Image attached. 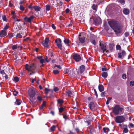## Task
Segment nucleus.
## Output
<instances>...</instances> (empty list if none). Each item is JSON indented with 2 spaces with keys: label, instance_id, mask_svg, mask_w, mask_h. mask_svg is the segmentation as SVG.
<instances>
[{
  "label": "nucleus",
  "instance_id": "obj_7",
  "mask_svg": "<svg viewBox=\"0 0 134 134\" xmlns=\"http://www.w3.org/2000/svg\"><path fill=\"white\" fill-rule=\"evenodd\" d=\"M72 58L76 62H79L81 59L80 55L78 54H74L72 55Z\"/></svg>",
  "mask_w": 134,
  "mask_h": 134
},
{
  "label": "nucleus",
  "instance_id": "obj_58",
  "mask_svg": "<svg viewBox=\"0 0 134 134\" xmlns=\"http://www.w3.org/2000/svg\"><path fill=\"white\" fill-rule=\"evenodd\" d=\"M125 36V37H127L129 35V33L128 32H126L124 34Z\"/></svg>",
  "mask_w": 134,
  "mask_h": 134
},
{
  "label": "nucleus",
  "instance_id": "obj_29",
  "mask_svg": "<svg viewBox=\"0 0 134 134\" xmlns=\"http://www.w3.org/2000/svg\"><path fill=\"white\" fill-rule=\"evenodd\" d=\"M51 9V6H50L48 5L47 4L46 6V10L47 11H49Z\"/></svg>",
  "mask_w": 134,
  "mask_h": 134
},
{
  "label": "nucleus",
  "instance_id": "obj_8",
  "mask_svg": "<svg viewBox=\"0 0 134 134\" xmlns=\"http://www.w3.org/2000/svg\"><path fill=\"white\" fill-rule=\"evenodd\" d=\"M35 18V16L33 15H31L28 18L27 16H26L24 19V20L26 22H28L31 23L32 20Z\"/></svg>",
  "mask_w": 134,
  "mask_h": 134
},
{
  "label": "nucleus",
  "instance_id": "obj_48",
  "mask_svg": "<svg viewBox=\"0 0 134 134\" xmlns=\"http://www.w3.org/2000/svg\"><path fill=\"white\" fill-rule=\"evenodd\" d=\"M49 52L48 53V55L51 57H52L53 55V52Z\"/></svg>",
  "mask_w": 134,
  "mask_h": 134
},
{
  "label": "nucleus",
  "instance_id": "obj_49",
  "mask_svg": "<svg viewBox=\"0 0 134 134\" xmlns=\"http://www.w3.org/2000/svg\"><path fill=\"white\" fill-rule=\"evenodd\" d=\"M17 46L16 45H14L12 46V48L13 50L16 49H17Z\"/></svg>",
  "mask_w": 134,
  "mask_h": 134
},
{
  "label": "nucleus",
  "instance_id": "obj_38",
  "mask_svg": "<svg viewBox=\"0 0 134 134\" xmlns=\"http://www.w3.org/2000/svg\"><path fill=\"white\" fill-rule=\"evenodd\" d=\"M14 80L15 82H18L19 81V78L17 76H15L14 78Z\"/></svg>",
  "mask_w": 134,
  "mask_h": 134
},
{
  "label": "nucleus",
  "instance_id": "obj_37",
  "mask_svg": "<svg viewBox=\"0 0 134 134\" xmlns=\"http://www.w3.org/2000/svg\"><path fill=\"white\" fill-rule=\"evenodd\" d=\"M111 98L110 97H109L108 98L106 102V104L107 105L108 104H109V101H110V100L111 99Z\"/></svg>",
  "mask_w": 134,
  "mask_h": 134
},
{
  "label": "nucleus",
  "instance_id": "obj_61",
  "mask_svg": "<svg viewBox=\"0 0 134 134\" xmlns=\"http://www.w3.org/2000/svg\"><path fill=\"white\" fill-rule=\"evenodd\" d=\"M105 92H103L101 93L100 95H101V96L102 97H104L105 96Z\"/></svg>",
  "mask_w": 134,
  "mask_h": 134
},
{
  "label": "nucleus",
  "instance_id": "obj_44",
  "mask_svg": "<svg viewBox=\"0 0 134 134\" xmlns=\"http://www.w3.org/2000/svg\"><path fill=\"white\" fill-rule=\"evenodd\" d=\"M64 42L65 44H68L69 43V40L68 39H65L64 40Z\"/></svg>",
  "mask_w": 134,
  "mask_h": 134
},
{
  "label": "nucleus",
  "instance_id": "obj_17",
  "mask_svg": "<svg viewBox=\"0 0 134 134\" xmlns=\"http://www.w3.org/2000/svg\"><path fill=\"white\" fill-rule=\"evenodd\" d=\"M85 66L83 65H81L80 67V73H82L85 70Z\"/></svg>",
  "mask_w": 134,
  "mask_h": 134
},
{
  "label": "nucleus",
  "instance_id": "obj_16",
  "mask_svg": "<svg viewBox=\"0 0 134 134\" xmlns=\"http://www.w3.org/2000/svg\"><path fill=\"white\" fill-rule=\"evenodd\" d=\"M57 125H53L50 128L49 130V132H52L54 131L55 130L56 128L57 127Z\"/></svg>",
  "mask_w": 134,
  "mask_h": 134
},
{
  "label": "nucleus",
  "instance_id": "obj_56",
  "mask_svg": "<svg viewBox=\"0 0 134 134\" xmlns=\"http://www.w3.org/2000/svg\"><path fill=\"white\" fill-rule=\"evenodd\" d=\"M92 127L91 126H90L89 127L88 129V130L90 132H92Z\"/></svg>",
  "mask_w": 134,
  "mask_h": 134
},
{
  "label": "nucleus",
  "instance_id": "obj_5",
  "mask_svg": "<svg viewBox=\"0 0 134 134\" xmlns=\"http://www.w3.org/2000/svg\"><path fill=\"white\" fill-rule=\"evenodd\" d=\"M115 121L117 123H121L124 122L125 120V117L123 116H117L114 118Z\"/></svg>",
  "mask_w": 134,
  "mask_h": 134
},
{
  "label": "nucleus",
  "instance_id": "obj_14",
  "mask_svg": "<svg viewBox=\"0 0 134 134\" xmlns=\"http://www.w3.org/2000/svg\"><path fill=\"white\" fill-rule=\"evenodd\" d=\"M74 71L72 68H70L69 69H67L66 73H68L70 75H73Z\"/></svg>",
  "mask_w": 134,
  "mask_h": 134
},
{
  "label": "nucleus",
  "instance_id": "obj_22",
  "mask_svg": "<svg viewBox=\"0 0 134 134\" xmlns=\"http://www.w3.org/2000/svg\"><path fill=\"white\" fill-rule=\"evenodd\" d=\"M34 9L37 12L40 11L41 9V7L39 6H34Z\"/></svg>",
  "mask_w": 134,
  "mask_h": 134
},
{
  "label": "nucleus",
  "instance_id": "obj_30",
  "mask_svg": "<svg viewBox=\"0 0 134 134\" xmlns=\"http://www.w3.org/2000/svg\"><path fill=\"white\" fill-rule=\"evenodd\" d=\"M58 41L59 42V44H61L62 41L59 38H58L56 39L55 40V43H58Z\"/></svg>",
  "mask_w": 134,
  "mask_h": 134
},
{
  "label": "nucleus",
  "instance_id": "obj_2",
  "mask_svg": "<svg viewBox=\"0 0 134 134\" xmlns=\"http://www.w3.org/2000/svg\"><path fill=\"white\" fill-rule=\"evenodd\" d=\"M36 89H35L30 88L28 91V94L29 96L30 100L32 102L35 100L36 98L34 96L35 94Z\"/></svg>",
  "mask_w": 134,
  "mask_h": 134
},
{
  "label": "nucleus",
  "instance_id": "obj_13",
  "mask_svg": "<svg viewBox=\"0 0 134 134\" xmlns=\"http://www.w3.org/2000/svg\"><path fill=\"white\" fill-rule=\"evenodd\" d=\"M7 34V31L4 30H2L0 32V37H3L5 36Z\"/></svg>",
  "mask_w": 134,
  "mask_h": 134
},
{
  "label": "nucleus",
  "instance_id": "obj_32",
  "mask_svg": "<svg viewBox=\"0 0 134 134\" xmlns=\"http://www.w3.org/2000/svg\"><path fill=\"white\" fill-rule=\"evenodd\" d=\"M122 78L124 79H126L127 78L126 74H123L122 75Z\"/></svg>",
  "mask_w": 134,
  "mask_h": 134
},
{
  "label": "nucleus",
  "instance_id": "obj_47",
  "mask_svg": "<svg viewBox=\"0 0 134 134\" xmlns=\"http://www.w3.org/2000/svg\"><path fill=\"white\" fill-rule=\"evenodd\" d=\"M118 2L122 4H124L125 2L124 0H118Z\"/></svg>",
  "mask_w": 134,
  "mask_h": 134
},
{
  "label": "nucleus",
  "instance_id": "obj_41",
  "mask_svg": "<svg viewBox=\"0 0 134 134\" xmlns=\"http://www.w3.org/2000/svg\"><path fill=\"white\" fill-rule=\"evenodd\" d=\"M19 8L20 10L21 11H23L25 10L24 7L22 5H20Z\"/></svg>",
  "mask_w": 134,
  "mask_h": 134
},
{
  "label": "nucleus",
  "instance_id": "obj_4",
  "mask_svg": "<svg viewBox=\"0 0 134 134\" xmlns=\"http://www.w3.org/2000/svg\"><path fill=\"white\" fill-rule=\"evenodd\" d=\"M122 108H121L119 105H116L114 107L113 112L115 114L118 115L119 114L120 111L122 112Z\"/></svg>",
  "mask_w": 134,
  "mask_h": 134
},
{
  "label": "nucleus",
  "instance_id": "obj_23",
  "mask_svg": "<svg viewBox=\"0 0 134 134\" xmlns=\"http://www.w3.org/2000/svg\"><path fill=\"white\" fill-rule=\"evenodd\" d=\"M21 100L19 99H16V102H15V103L16 105H19L21 104Z\"/></svg>",
  "mask_w": 134,
  "mask_h": 134
},
{
  "label": "nucleus",
  "instance_id": "obj_15",
  "mask_svg": "<svg viewBox=\"0 0 134 134\" xmlns=\"http://www.w3.org/2000/svg\"><path fill=\"white\" fill-rule=\"evenodd\" d=\"M98 89L100 92H102L104 90V87L102 84H99L98 86Z\"/></svg>",
  "mask_w": 134,
  "mask_h": 134
},
{
  "label": "nucleus",
  "instance_id": "obj_26",
  "mask_svg": "<svg viewBox=\"0 0 134 134\" xmlns=\"http://www.w3.org/2000/svg\"><path fill=\"white\" fill-rule=\"evenodd\" d=\"M56 45L60 50L62 49V44H59V43H57Z\"/></svg>",
  "mask_w": 134,
  "mask_h": 134
},
{
  "label": "nucleus",
  "instance_id": "obj_3",
  "mask_svg": "<svg viewBox=\"0 0 134 134\" xmlns=\"http://www.w3.org/2000/svg\"><path fill=\"white\" fill-rule=\"evenodd\" d=\"M25 69L29 71H34L36 68V65L35 63H32L30 64L29 65L27 64L25 65Z\"/></svg>",
  "mask_w": 134,
  "mask_h": 134
},
{
  "label": "nucleus",
  "instance_id": "obj_18",
  "mask_svg": "<svg viewBox=\"0 0 134 134\" xmlns=\"http://www.w3.org/2000/svg\"><path fill=\"white\" fill-rule=\"evenodd\" d=\"M123 12L124 14L128 15L129 13L130 10L128 9L124 8L123 10Z\"/></svg>",
  "mask_w": 134,
  "mask_h": 134
},
{
  "label": "nucleus",
  "instance_id": "obj_62",
  "mask_svg": "<svg viewBox=\"0 0 134 134\" xmlns=\"http://www.w3.org/2000/svg\"><path fill=\"white\" fill-rule=\"evenodd\" d=\"M40 62L41 64L43 63L44 62V59H41L40 60Z\"/></svg>",
  "mask_w": 134,
  "mask_h": 134
},
{
  "label": "nucleus",
  "instance_id": "obj_11",
  "mask_svg": "<svg viewBox=\"0 0 134 134\" xmlns=\"http://www.w3.org/2000/svg\"><path fill=\"white\" fill-rule=\"evenodd\" d=\"M49 41V39L48 38H46L45 39L44 41V42L42 43V44L45 47H48V43Z\"/></svg>",
  "mask_w": 134,
  "mask_h": 134
},
{
  "label": "nucleus",
  "instance_id": "obj_36",
  "mask_svg": "<svg viewBox=\"0 0 134 134\" xmlns=\"http://www.w3.org/2000/svg\"><path fill=\"white\" fill-rule=\"evenodd\" d=\"M53 72L54 74L56 75L59 73V71L57 70H53Z\"/></svg>",
  "mask_w": 134,
  "mask_h": 134
},
{
  "label": "nucleus",
  "instance_id": "obj_64",
  "mask_svg": "<svg viewBox=\"0 0 134 134\" xmlns=\"http://www.w3.org/2000/svg\"><path fill=\"white\" fill-rule=\"evenodd\" d=\"M92 44L94 45H96V42L94 40H93L92 41Z\"/></svg>",
  "mask_w": 134,
  "mask_h": 134
},
{
  "label": "nucleus",
  "instance_id": "obj_33",
  "mask_svg": "<svg viewBox=\"0 0 134 134\" xmlns=\"http://www.w3.org/2000/svg\"><path fill=\"white\" fill-rule=\"evenodd\" d=\"M18 93V92L15 90H14L13 92V94L15 96H16Z\"/></svg>",
  "mask_w": 134,
  "mask_h": 134
},
{
  "label": "nucleus",
  "instance_id": "obj_19",
  "mask_svg": "<svg viewBox=\"0 0 134 134\" xmlns=\"http://www.w3.org/2000/svg\"><path fill=\"white\" fill-rule=\"evenodd\" d=\"M98 7V5L97 4H93L91 7V8L93 10L96 12L97 10Z\"/></svg>",
  "mask_w": 134,
  "mask_h": 134
},
{
  "label": "nucleus",
  "instance_id": "obj_59",
  "mask_svg": "<svg viewBox=\"0 0 134 134\" xmlns=\"http://www.w3.org/2000/svg\"><path fill=\"white\" fill-rule=\"evenodd\" d=\"M55 67H57L58 68H59L60 69H61L62 68V67L60 65H57L56 64H55L54 67L55 68Z\"/></svg>",
  "mask_w": 134,
  "mask_h": 134
},
{
  "label": "nucleus",
  "instance_id": "obj_52",
  "mask_svg": "<svg viewBox=\"0 0 134 134\" xmlns=\"http://www.w3.org/2000/svg\"><path fill=\"white\" fill-rule=\"evenodd\" d=\"M104 27L105 29L107 30H109V28L108 27V26L107 25V24L104 23Z\"/></svg>",
  "mask_w": 134,
  "mask_h": 134
},
{
  "label": "nucleus",
  "instance_id": "obj_28",
  "mask_svg": "<svg viewBox=\"0 0 134 134\" xmlns=\"http://www.w3.org/2000/svg\"><path fill=\"white\" fill-rule=\"evenodd\" d=\"M60 107L58 108L59 112L60 113H62L64 110V108L62 107Z\"/></svg>",
  "mask_w": 134,
  "mask_h": 134
},
{
  "label": "nucleus",
  "instance_id": "obj_12",
  "mask_svg": "<svg viewBox=\"0 0 134 134\" xmlns=\"http://www.w3.org/2000/svg\"><path fill=\"white\" fill-rule=\"evenodd\" d=\"M79 38L80 42L82 43H83L85 42V37L82 36L80 35H79Z\"/></svg>",
  "mask_w": 134,
  "mask_h": 134
},
{
  "label": "nucleus",
  "instance_id": "obj_27",
  "mask_svg": "<svg viewBox=\"0 0 134 134\" xmlns=\"http://www.w3.org/2000/svg\"><path fill=\"white\" fill-rule=\"evenodd\" d=\"M14 36L13 33H9L8 35L7 36L9 38H11Z\"/></svg>",
  "mask_w": 134,
  "mask_h": 134
},
{
  "label": "nucleus",
  "instance_id": "obj_57",
  "mask_svg": "<svg viewBox=\"0 0 134 134\" xmlns=\"http://www.w3.org/2000/svg\"><path fill=\"white\" fill-rule=\"evenodd\" d=\"M110 50H112L113 48V46L112 45H110L109 47Z\"/></svg>",
  "mask_w": 134,
  "mask_h": 134
},
{
  "label": "nucleus",
  "instance_id": "obj_31",
  "mask_svg": "<svg viewBox=\"0 0 134 134\" xmlns=\"http://www.w3.org/2000/svg\"><path fill=\"white\" fill-rule=\"evenodd\" d=\"M22 32H20V33L17 34L16 35V37L19 38H22V36L21 34H22Z\"/></svg>",
  "mask_w": 134,
  "mask_h": 134
},
{
  "label": "nucleus",
  "instance_id": "obj_42",
  "mask_svg": "<svg viewBox=\"0 0 134 134\" xmlns=\"http://www.w3.org/2000/svg\"><path fill=\"white\" fill-rule=\"evenodd\" d=\"M116 49L117 50H120L121 49V47L119 45H117L116 46Z\"/></svg>",
  "mask_w": 134,
  "mask_h": 134
},
{
  "label": "nucleus",
  "instance_id": "obj_63",
  "mask_svg": "<svg viewBox=\"0 0 134 134\" xmlns=\"http://www.w3.org/2000/svg\"><path fill=\"white\" fill-rule=\"evenodd\" d=\"M59 90V88L57 87H55L54 89V91L55 92L58 91Z\"/></svg>",
  "mask_w": 134,
  "mask_h": 134
},
{
  "label": "nucleus",
  "instance_id": "obj_25",
  "mask_svg": "<svg viewBox=\"0 0 134 134\" xmlns=\"http://www.w3.org/2000/svg\"><path fill=\"white\" fill-rule=\"evenodd\" d=\"M108 75V73L107 72H103L102 74V76L104 78H106L107 77Z\"/></svg>",
  "mask_w": 134,
  "mask_h": 134
},
{
  "label": "nucleus",
  "instance_id": "obj_45",
  "mask_svg": "<svg viewBox=\"0 0 134 134\" xmlns=\"http://www.w3.org/2000/svg\"><path fill=\"white\" fill-rule=\"evenodd\" d=\"M34 6H32L31 4H30L28 6L29 8L31 10H32L34 9Z\"/></svg>",
  "mask_w": 134,
  "mask_h": 134
},
{
  "label": "nucleus",
  "instance_id": "obj_35",
  "mask_svg": "<svg viewBox=\"0 0 134 134\" xmlns=\"http://www.w3.org/2000/svg\"><path fill=\"white\" fill-rule=\"evenodd\" d=\"M66 93L69 96H71L72 94V93L70 90H68L66 91Z\"/></svg>",
  "mask_w": 134,
  "mask_h": 134
},
{
  "label": "nucleus",
  "instance_id": "obj_53",
  "mask_svg": "<svg viewBox=\"0 0 134 134\" xmlns=\"http://www.w3.org/2000/svg\"><path fill=\"white\" fill-rule=\"evenodd\" d=\"M2 19L3 21H7V18L5 15H4L2 16Z\"/></svg>",
  "mask_w": 134,
  "mask_h": 134
},
{
  "label": "nucleus",
  "instance_id": "obj_46",
  "mask_svg": "<svg viewBox=\"0 0 134 134\" xmlns=\"http://www.w3.org/2000/svg\"><path fill=\"white\" fill-rule=\"evenodd\" d=\"M129 132V130L127 128H125L124 129L123 132L125 133H127L128 132Z\"/></svg>",
  "mask_w": 134,
  "mask_h": 134
},
{
  "label": "nucleus",
  "instance_id": "obj_54",
  "mask_svg": "<svg viewBox=\"0 0 134 134\" xmlns=\"http://www.w3.org/2000/svg\"><path fill=\"white\" fill-rule=\"evenodd\" d=\"M51 59H50V60H49L48 59V57L47 56H46L45 59V61H46V62L47 63H49V61Z\"/></svg>",
  "mask_w": 134,
  "mask_h": 134
},
{
  "label": "nucleus",
  "instance_id": "obj_20",
  "mask_svg": "<svg viewBox=\"0 0 134 134\" xmlns=\"http://www.w3.org/2000/svg\"><path fill=\"white\" fill-rule=\"evenodd\" d=\"M58 104H59V105L60 107H61L62 106V104L64 103V100L62 99H58L57 100Z\"/></svg>",
  "mask_w": 134,
  "mask_h": 134
},
{
  "label": "nucleus",
  "instance_id": "obj_24",
  "mask_svg": "<svg viewBox=\"0 0 134 134\" xmlns=\"http://www.w3.org/2000/svg\"><path fill=\"white\" fill-rule=\"evenodd\" d=\"M103 130L105 133H108L110 131L109 129L107 127H103Z\"/></svg>",
  "mask_w": 134,
  "mask_h": 134
},
{
  "label": "nucleus",
  "instance_id": "obj_10",
  "mask_svg": "<svg viewBox=\"0 0 134 134\" xmlns=\"http://www.w3.org/2000/svg\"><path fill=\"white\" fill-rule=\"evenodd\" d=\"M101 19L100 18H97L94 19V22L95 24L97 26L101 23Z\"/></svg>",
  "mask_w": 134,
  "mask_h": 134
},
{
  "label": "nucleus",
  "instance_id": "obj_9",
  "mask_svg": "<svg viewBox=\"0 0 134 134\" xmlns=\"http://www.w3.org/2000/svg\"><path fill=\"white\" fill-rule=\"evenodd\" d=\"M99 46L101 49L103 51V53H104V52L107 50L106 46L104 45L103 43L100 42L99 43Z\"/></svg>",
  "mask_w": 134,
  "mask_h": 134
},
{
  "label": "nucleus",
  "instance_id": "obj_60",
  "mask_svg": "<svg viewBox=\"0 0 134 134\" xmlns=\"http://www.w3.org/2000/svg\"><path fill=\"white\" fill-rule=\"evenodd\" d=\"M8 28L9 26L8 25H6L4 26V29L5 30H7L8 29Z\"/></svg>",
  "mask_w": 134,
  "mask_h": 134
},
{
  "label": "nucleus",
  "instance_id": "obj_6",
  "mask_svg": "<svg viewBox=\"0 0 134 134\" xmlns=\"http://www.w3.org/2000/svg\"><path fill=\"white\" fill-rule=\"evenodd\" d=\"M88 106L92 111H94L97 109V107L93 102H90Z\"/></svg>",
  "mask_w": 134,
  "mask_h": 134
},
{
  "label": "nucleus",
  "instance_id": "obj_51",
  "mask_svg": "<svg viewBox=\"0 0 134 134\" xmlns=\"http://www.w3.org/2000/svg\"><path fill=\"white\" fill-rule=\"evenodd\" d=\"M121 54L122 55V57H123L125 56V55L126 53L125 51H123L122 52Z\"/></svg>",
  "mask_w": 134,
  "mask_h": 134
},
{
  "label": "nucleus",
  "instance_id": "obj_21",
  "mask_svg": "<svg viewBox=\"0 0 134 134\" xmlns=\"http://www.w3.org/2000/svg\"><path fill=\"white\" fill-rule=\"evenodd\" d=\"M46 102L45 101H44L41 104V105L39 107V109L40 110L42 109L46 105Z\"/></svg>",
  "mask_w": 134,
  "mask_h": 134
},
{
  "label": "nucleus",
  "instance_id": "obj_34",
  "mask_svg": "<svg viewBox=\"0 0 134 134\" xmlns=\"http://www.w3.org/2000/svg\"><path fill=\"white\" fill-rule=\"evenodd\" d=\"M63 3V2L61 1H60L59 3L56 4V6H57V7L58 6L60 7L62 5Z\"/></svg>",
  "mask_w": 134,
  "mask_h": 134
},
{
  "label": "nucleus",
  "instance_id": "obj_55",
  "mask_svg": "<svg viewBox=\"0 0 134 134\" xmlns=\"http://www.w3.org/2000/svg\"><path fill=\"white\" fill-rule=\"evenodd\" d=\"M122 57V54L120 52L118 53V57L119 58H121Z\"/></svg>",
  "mask_w": 134,
  "mask_h": 134
},
{
  "label": "nucleus",
  "instance_id": "obj_50",
  "mask_svg": "<svg viewBox=\"0 0 134 134\" xmlns=\"http://www.w3.org/2000/svg\"><path fill=\"white\" fill-rule=\"evenodd\" d=\"M37 99L39 101H41L42 100V98L41 96H38Z\"/></svg>",
  "mask_w": 134,
  "mask_h": 134
},
{
  "label": "nucleus",
  "instance_id": "obj_1",
  "mask_svg": "<svg viewBox=\"0 0 134 134\" xmlns=\"http://www.w3.org/2000/svg\"><path fill=\"white\" fill-rule=\"evenodd\" d=\"M108 23L116 35H120L122 32V26L119 24L117 21L111 20L108 21Z\"/></svg>",
  "mask_w": 134,
  "mask_h": 134
},
{
  "label": "nucleus",
  "instance_id": "obj_39",
  "mask_svg": "<svg viewBox=\"0 0 134 134\" xmlns=\"http://www.w3.org/2000/svg\"><path fill=\"white\" fill-rule=\"evenodd\" d=\"M130 86L132 87L134 85V81H131L130 82Z\"/></svg>",
  "mask_w": 134,
  "mask_h": 134
},
{
  "label": "nucleus",
  "instance_id": "obj_40",
  "mask_svg": "<svg viewBox=\"0 0 134 134\" xmlns=\"http://www.w3.org/2000/svg\"><path fill=\"white\" fill-rule=\"evenodd\" d=\"M51 90L50 89H48L47 88H45V93L46 94H48V92Z\"/></svg>",
  "mask_w": 134,
  "mask_h": 134
},
{
  "label": "nucleus",
  "instance_id": "obj_43",
  "mask_svg": "<svg viewBox=\"0 0 134 134\" xmlns=\"http://www.w3.org/2000/svg\"><path fill=\"white\" fill-rule=\"evenodd\" d=\"M0 73L1 74H2V75L3 76L5 74V72L4 71V70H1L0 69Z\"/></svg>",
  "mask_w": 134,
  "mask_h": 134
}]
</instances>
